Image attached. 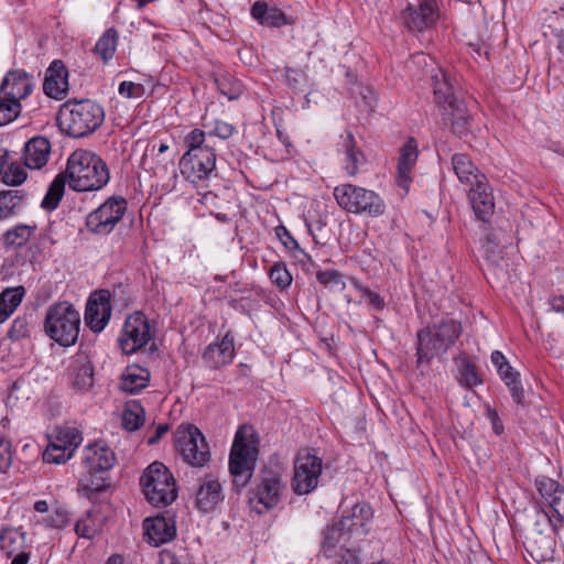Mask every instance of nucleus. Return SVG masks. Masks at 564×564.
I'll return each instance as SVG.
<instances>
[{"instance_id": "f257e3e1", "label": "nucleus", "mask_w": 564, "mask_h": 564, "mask_svg": "<svg viewBox=\"0 0 564 564\" xmlns=\"http://www.w3.org/2000/svg\"><path fill=\"white\" fill-rule=\"evenodd\" d=\"M65 176L76 192L98 191L109 182V169L94 152L78 149L67 160Z\"/></svg>"}, {"instance_id": "f03ea898", "label": "nucleus", "mask_w": 564, "mask_h": 564, "mask_svg": "<svg viewBox=\"0 0 564 564\" xmlns=\"http://www.w3.org/2000/svg\"><path fill=\"white\" fill-rule=\"evenodd\" d=\"M105 120L104 108L89 99L68 100L59 109V129L73 138H83L95 132Z\"/></svg>"}, {"instance_id": "7ed1b4c3", "label": "nucleus", "mask_w": 564, "mask_h": 564, "mask_svg": "<svg viewBox=\"0 0 564 564\" xmlns=\"http://www.w3.org/2000/svg\"><path fill=\"white\" fill-rule=\"evenodd\" d=\"M258 440L249 434L247 426H240L236 432L229 455V471L234 477V487L239 490L250 481L258 458Z\"/></svg>"}, {"instance_id": "20e7f679", "label": "nucleus", "mask_w": 564, "mask_h": 564, "mask_svg": "<svg viewBox=\"0 0 564 564\" xmlns=\"http://www.w3.org/2000/svg\"><path fill=\"white\" fill-rule=\"evenodd\" d=\"M460 333V324L452 318L417 332V364L430 361L434 356L445 352L454 345Z\"/></svg>"}, {"instance_id": "39448f33", "label": "nucleus", "mask_w": 564, "mask_h": 564, "mask_svg": "<svg viewBox=\"0 0 564 564\" xmlns=\"http://www.w3.org/2000/svg\"><path fill=\"white\" fill-rule=\"evenodd\" d=\"M140 486L148 502L156 508L170 506L177 497L175 479L160 462H154L144 469Z\"/></svg>"}, {"instance_id": "423d86ee", "label": "nucleus", "mask_w": 564, "mask_h": 564, "mask_svg": "<svg viewBox=\"0 0 564 564\" xmlns=\"http://www.w3.org/2000/svg\"><path fill=\"white\" fill-rule=\"evenodd\" d=\"M80 314L68 302H59L46 311L44 328L47 336L61 346L76 343L79 334Z\"/></svg>"}, {"instance_id": "0eeeda50", "label": "nucleus", "mask_w": 564, "mask_h": 564, "mask_svg": "<svg viewBox=\"0 0 564 564\" xmlns=\"http://www.w3.org/2000/svg\"><path fill=\"white\" fill-rule=\"evenodd\" d=\"M334 197L349 213H366L371 217H379L386 210V205L377 193L352 184L336 186Z\"/></svg>"}, {"instance_id": "6e6552de", "label": "nucleus", "mask_w": 564, "mask_h": 564, "mask_svg": "<svg viewBox=\"0 0 564 564\" xmlns=\"http://www.w3.org/2000/svg\"><path fill=\"white\" fill-rule=\"evenodd\" d=\"M323 469V460L307 449L299 452L291 480L292 490L296 495L311 494L317 486Z\"/></svg>"}, {"instance_id": "1a4fd4ad", "label": "nucleus", "mask_w": 564, "mask_h": 564, "mask_svg": "<svg viewBox=\"0 0 564 564\" xmlns=\"http://www.w3.org/2000/svg\"><path fill=\"white\" fill-rule=\"evenodd\" d=\"M175 447L183 459L194 467L204 466L210 458L206 438L194 425L180 426L177 429Z\"/></svg>"}, {"instance_id": "9d476101", "label": "nucleus", "mask_w": 564, "mask_h": 564, "mask_svg": "<svg viewBox=\"0 0 564 564\" xmlns=\"http://www.w3.org/2000/svg\"><path fill=\"white\" fill-rule=\"evenodd\" d=\"M127 210V202L122 197H110L86 218L89 231L97 235L110 234Z\"/></svg>"}, {"instance_id": "9b49d317", "label": "nucleus", "mask_w": 564, "mask_h": 564, "mask_svg": "<svg viewBox=\"0 0 564 564\" xmlns=\"http://www.w3.org/2000/svg\"><path fill=\"white\" fill-rule=\"evenodd\" d=\"M150 339V324L145 315L141 312L130 315L124 322L122 335L119 338L123 354L131 355L135 352L145 346Z\"/></svg>"}, {"instance_id": "f8f14e48", "label": "nucleus", "mask_w": 564, "mask_h": 564, "mask_svg": "<svg viewBox=\"0 0 564 564\" xmlns=\"http://www.w3.org/2000/svg\"><path fill=\"white\" fill-rule=\"evenodd\" d=\"M178 166L182 175L192 183L206 180L216 166L214 149H204L194 153L185 152Z\"/></svg>"}, {"instance_id": "ddd939ff", "label": "nucleus", "mask_w": 564, "mask_h": 564, "mask_svg": "<svg viewBox=\"0 0 564 564\" xmlns=\"http://www.w3.org/2000/svg\"><path fill=\"white\" fill-rule=\"evenodd\" d=\"M349 539L337 528H327L322 544L324 555L333 560V564H360L357 550L347 546Z\"/></svg>"}, {"instance_id": "4468645a", "label": "nucleus", "mask_w": 564, "mask_h": 564, "mask_svg": "<svg viewBox=\"0 0 564 564\" xmlns=\"http://www.w3.org/2000/svg\"><path fill=\"white\" fill-rule=\"evenodd\" d=\"M111 294L108 290L95 291L86 305L85 322L95 333L101 332L111 316Z\"/></svg>"}, {"instance_id": "2eb2a0df", "label": "nucleus", "mask_w": 564, "mask_h": 564, "mask_svg": "<svg viewBox=\"0 0 564 564\" xmlns=\"http://www.w3.org/2000/svg\"><path fill=\"white\" fill-rule=\"evenodd\" d=\"M437 18L435 0H423L417 7L409 6L402 13L404 25L410 32H422L431 28Z\"/></svg>"}, {"instance_id": "dca6fc26", "label": "nucleus", "mask_w": 564, "mask_h": 564, "mask_svg": "<svg viewBox=\"0 0 564 564\" xmlns=\"http://www.w3.org/2000/svg\"><path fill=\"white\" fill-rule=\"evenodd\" d=\"M525 550L531 558L538 564L553 560L555 552V540L542 530L533 528L529 531L525 543Z\"/></svg>"}, {"instance_id": "f3484780", "label": "nucleus", "mask_w": 564, "mask_h": 564, "mask_svg": "<svg viewBox=\"0 0 564 564\" xmlns=\"http://www.w3.org/2000/svg\"><path fill=\"white\" fill-rule=\"evenodd\" d=\"M31 91V84L25 72L12 70L7 74L0 85V96L7 99L19 110L20 99L26 97Z\"/></svg>"}, {"instance_id": "a211bd4d", "label": "nucleus", "mask_w": 564, "mask_h": 564, "mask_svg": "<svg viewBox=\"0 0 564 564\" xmlns=\"http://www.w3.org/2000/svg\"><path fill=\"white\" fill-rule=\"evenodd\" d=\"M144 536L153 546L170 542L176 535L175 521L172 518L155 517L143 521Z\"/></svg>"}, {"instance_id": "6ab92c4d", "label": "nucleus", "mask_w": 564, "mask_h": 564, "mask_svg": "<svg viewBox=\"0 0 564 564\" xmlns=\"http://www.w3.org/2000/svg\"><path fill=\"white\" fill-rule=\"evenodd\" d=\"M282 489L281 477L268 471L261 476V481L254 491V496L250 498V503L253 505L257 501L263 505L265 509H270L278 505Z\"/></svg>"}, {"instance_id": "aec40b11", "label": "nucleus", "mask_w": 564, "mask_h": 564, "mask_svg": "<svg viewBox=\"0 0 564 564\" xmlns=\"http://www.w3.org/2000/svg\"><path fill=\"white\" fill-rule=\"evenodd\" d=\"M116 455L105 443L97 442L86 447L84 465L89 473H105L113 467Z\"/></svg>"}, {"instance_id": "412c9836", "label": "nucleus", "mask_w": 564, "mask_h": 564, "mask_svg": "<svg viewBox=\"0 0 564 564\" xmlns=\"http://www.w3.org/2000/svg\"><path fill=\"white\" fill-rule=\"evenodd\" d=\"M468 197L477 218L487 221L494 214L495 200L486 177L469 188Z\"/></svg>"}, {"instance_id": "4be33fe9", "label": "nucleus", "mask_w": 564, "mask_h": 564, "mask_svg": "<svg viewBox=\"0 0 564 564\" xmlns=\"http://www.w3.org/2000/svg\"><path fill=\"white\" fill-rule=\"evenodd\" d=\"M68 72L62 61L55 59L46 70L44 93L54 99H63L68 90Z\"/></svg>"}, {"instance_id": "5701e85b", "label": "nucleus", "mask_w": 564, "mask_h": 564, "mask_svg": "<svg viewBox=\"0 0 564 564\" xmlns=\"http://www.w3.org/2000/svg\"><path fill=\"white\" fill-rule=\"evenodd\" d=\"M372 517L371 509L366 503H356L351 509V514L343 516L341 519L329 528H337L339 532H345L346 536L354 534H365V527Z\"/></svg>"}, {"instance_id": "b1692460", "label": "nucleus", "mask_w": 564, "mask_h": 564, "mask_svg": "<svg viewBox=\"0 0 564 564\" xmlns=\"http://www.w3.org/2000/svg\"><path fill=\"white\" fill-rule=\"evenodd\" d=\"M234 357V338L229 334H226L219 343L209 344L203 355L205 364L213 369L230 364Z\"/></svg>"}, {"instance_id": "393cba45", "label": "nucleus", "mask_w": 564, "mask_h": 564, "mask_svg": "<svg viewBox=\"0 0 564 564\" xmlns=\"http://www.w3.org/2000/svg\"><path fill=\"white\" fill-rule=\"evenodd\" d=\"M417 144L413 138L403 144L400 149L398 161L397 183L400 187L408 191L411 183V171L417 160Z\"/></svg>"}, {"instance_id": "a878e982", "label": "nucleus", "mask_w": 564, "mask_h": 564, "mask_svg": "<svg viewBox=\"0 0 564 564\" xmlns=\"http://www.w3.org/2000/svg\"><path fill=\"white\" fill-rule=\"evenodd\" d=\"M431 80L435 101L445 111H447V108L452 106V101H460L455 95L454 86L449 74L446 70L437 68V70L432 74Z\"/></svg>"}, {"instance_id": "bb28decb", "label": "nucleus", "mask_w": 564, "mask_h": 564, "mask_svg": "<svg viewBox=\"0 0 564 564\" xmlns=\"http://www.w3.org/2000/svg\"><path fill=\"white\" fill-rule=\"evenodd\" d=\"M224 499L221 486L218 480L205 479L195 495V506L203 512H209Z\"/></svg>"}, {"instance_id": "cd10ccee", "label": "nucleus", "mask_w": 564, "mask_h": 564, "mask_svg": "<svg viewBox=\"0 0 564 564\" xmlns=\"http://www.w3.org/2000/svg\"><path fill=\"white\" fill-rule=\"evenodd\" d=\"M491 361L497 367L501 379L508 386L514 402L521 403L523 399V389L518 380V373L512 370V367L499 350H495L491 354Z\"/></svg>"}, {"instance_id": "c85d7f7f", "label": "nucleus", "mask_w": 564, "mask_h": 564, "mask_svg": "<svg viewBox=\"0 0 564 564\" xmlns=\"http://www.w3.org/2000/svg\"><path fill=\"white\" fill-rule=\"evenodd\" d=\"M51 144L44 137H35L24 145V165L29 169H41L46 164Z\"/></svg>"}, {"instance_id": "c756f323", "label": "nucleus", "mask_w": 564, "mask_h": 564, "mask_svg": "<svg viewBox=\"0 0 564 564\" xmlns=\"http://www.w3.org/2000/svg\"><path fill=\"white\" fill-rule=\"evenodd\" d=\"M452 165L459 182L468 185L469 187L477 184V181H482L486 177L479 172L469 155L465 153L454 154L452 158Z\"/></svg>"}, {"instance_id": "7c9ffc66", "label": "nucleus", "mask_w": 564, "mask_h": 564, "mask_svg": "<svg viewBox=\"0 0 564 564\" xmlns=\"http://www.w3.org/2000/svg\"><path fill=\"white\" fill-rule=\"evenodd\" d=\"M150 382V373L139 366H128L121 376L120 389L123 392L134 394L147 388Z\"/></svg>"}, {"instance_id": "2f4dec72", "label": "nucleus", "mask_w": 564, "mask_h": 564, "mask_svg": "<svg viewBox=\"0 0 564 564\" xmlns=\"http://www.w3.org/2000/svg\"><path fill=\"white\" fill-rule=\"evenodd\" d=\"M251 15L262 25L279 28L286 23V15L278 8H268L263 1H257L251 8Z\"/></svg>"}, {"instance_id": "473e14b6", "label": "nucleus", "mask_w": 564, "mask_h": 564, "mask_svg": "<svg viewBox=\"0 0 564 564\" xmlns=\"http://www.w3.org/2000/svg\"><path fill=\"white\" fill-rule=\"evenodd\" d=\"M445 115L452 123V131L458 137H464L469 132L470 116L466 109L464 101H452V106L447 108Z\"/></svg>"}, {"instance_id": "72a5a7b5", "label": "nucleus", "mask_w": 564, "mask_h": 564, "mask_svg": "<svg viewBox=\"0 0 564 564\" xmlns=\"http://www.w3.org/2000/svg\"><path fill=\"white\" fill-rule=\"evenodd\" d=\"M24 288L6 289L0 294V324L6 322L14 310L21 304Z\"/></svg>"}, {"instance_id": "f704fd0d", "label": "nucleus", "mask_w": 564, "mask_h": 564, "mask_svg": "<svg viewBox=\"0 0 564 564\" xmlns=\"http://www.w3.org/2000/svg\"><path fill=\"white\" fill-rule=\"evenodd\" d=\"M36 227L30 225H18L9 229L3 235V245L6 248H21L25 246L34 234Z\"/></svg>"}, {"instance_id": "c9c22d12", "label": "nucleus", "mask_w": 564, "mask_h": 564, "mask_svg": "<svg viewBox=\"0 0 564 564\" xmlns=\"http://www.w3.org/2000/svg\"><path fill=\"white\" fill-rule=\"evenodd\" d=\"M24 194L19 189L0 192V220L15 214L24 200Z\"/></svg>"}, {"instance_id": "e433bc0d", "label": "nucleus", "mask_w": 564, "mask_h": 564, "mask_svg": "<svg viewBox=\"0 0 564 564\" xmlns=\"http://www.w3.org/2000/svg\"><path fill=\"white\" fill-rule=\"evenodd\" d=\"M98 473H86L80 477L78 482V491L83 492L87 498H93L94 495L105 491L109 485L106 478L98 476Z\"/></svg>"}, {"instance_id": "4c0bfd02", "label": "nucleus", "mask_w": 564, "mask_h": 564, "mask_svg": "<svg viewBox=\"0 0 564 564\" xmlns=\"http://www.w3.org/2000/svg\"><path fill=\"white\" fill-rule=\"evenodd\" d=\"M118 33L113 28L108 29L97 41L94 53L104 62L112 58L117 48Z\"/></svg>"}, {"instance_id": "58836bf2", "label": "nucleus", "mask_w": 564, "mask_h": 564, "mask_svg": "<svg viewBox=\"0 0 564 564\" xmlns=\"http://www.w3.org/2000/svg\"><path fill=\"white\" fill-rule=\"evenodd\" d=\"M67 178L64 174L57 175L54 181L51 183L46 195L42 200V207L45 209H55L64 194L65 183Z\"/></svg>"}, {"instance_id": "ea45409f", "label": "nucleus", "mask_w": 564, "mask_h": 564, "mask_svg": "<svg viewBox=\"0 0 564 564\" xmlns=\"http://www.w3.org/2000/svg\"><path fill=\"white\" fill-rule=\"evenodd\" d=\"M346 165L345 169L349 176H356L358 173V164L362 159V154L358 151L355 138L348 132L344 142Z\"/></svg>"}, {"instance_id": "a19ab883", "label": "nucleus", "mask_w": 564, "mask_h": 564, "mask_svg": "<svg viewBox=\"0 0 564 564\" xmlns=\"http://www.w3.org/2000/svg\"><path fill=\"white\" fill-rule=\"evenodd\" d=\"M484 256L489 263L500 267L502 257V248L496 232H487L482 243Z\"/></svg>"}, {"instance_id": "79ce46f5", "label": "nucleus", "mask_w": 564, "mask_h": 564, "mask_svg": "<svg viewBox=\"0 0 564 564\" xmlns=\"http://www.w3.org/2000/svg\"><path fill=\"white\" fill-rule=\"evenodd\" d=\"M33 328V315H21L18 316L13 322L9 330V338L12 340H22L31 336Z\"/></svg>"}, {"instance_id": "37998d69", "label": "nucleus", "mask_w": 564, "mask_h": 564, "mask_svg": "<svg viewBox=\"0 0 564 564\" xmlns=\"http://www.w3.org/2000/svg\"><path fill=\"white\" fill-rule=\"evenodd\" d=\"M144 410L139 403L126 408L122 415V424L128 431H135L144 423Z\"/></svg>"}, {"instance_id": "c03bdc74", "label": "nucleus", "mask_w": 564, "mask_h": 564, "mask_svg": "<svg viewBox=\"0 0 564 564\" xmlns=\"http://www.w3.org/2000/svg\"><path fill=\"white\" fill-rule=\"evenodd\" d=\"M82 435L77 429L66 426L58 430L56 442L54 443L58 446L68 448V451H75V448L82 443Z\"/></svg>"}, {"instance_id": "a18cd8bd", "label": "nucleus", "mask_w": 564, "mask_h": 564, "mask_svg": "<svg viewBox=\"0 0 564 564\" xmlns=\"http://www.w3.org/2000/svg\"><path fill=\"white\" fill-rule=\"evenodd\" d=\"M550 507L557 514V519L553 520L547 513H542L541 517L550 523L554 532H557L561 522H564V488L557 491V496L551 499Z\"/></svg>"}, {"instance_id": "49530a36", "label": "nucleus", "mask_w": 564, "mask_h": 564, "mask_svg": "<svg viewBox=\"0 0 564 564\" xmlns=\"http://www.w3.org/2000/svg\"><path fill=\"white\" fill-rule=\"evenodd\" d=\"M94 384V366L87 361L82 365L75 375L74 386L77 390L87 391Z\"/></svg>"}, {"instance_id": "de8ad7c7", "label": "nucleus", "mask_w": 564, "mask_h": 564, "mask_svg": "<svg viewBox=\"0 0 564 564\" xmlns=\"http://www.w3.org/2000/svg\"><path fill=\"white\" fill-rule=\"evenodd\" d=\"M0 178L7 185L18 186L26 180V172L20 164L11 162Z\"/></svg>"}, {"instance_id": "09e8293b", "label": "nucleus", "mask_w": 564, "mask_h": 564, "mask_svg": "<svg viewBox=\"0 0 564 564\" xmlns=\"http://www.w3.org/2000/svg\"><path fill=\"white\" fill-rule=\"evenodd\" d=\"M269 276L272 283L281 290L286 289L292 283L291 273L286 270L285 265L280 262H276L271 267Z\"/></svg>"}, {"instance_id": "8fccbe9b", "label": "nucleus", "mask_w": 564, "mask_h": 564, "mask_svg": "<svg viewBox=\"0 0 564 564\" xmlns=\"http://www.w3.org/2000/svg\"><path fill=\"white\" fill-rule=\"evenodd\" d=\"M74 451H68L66 447L58 446L55 443H52L47 449L43 454L44 462L61 464L68 460Z\"/></svg>"}, {"instance_id": "3c124183", "label": "nucleus", "mask_w": 564, "mask_h": 564, "mask_svg": "<svg viewBox=\"0 0 564 564\" xmlns=\"http://www.w3.org/2000/svg\"><path fill=\"white\" fill-rule=\"evenodd\" d=\"M536 488L539 494L545 499V501H547L549 505L551 503V499L557 496V491L563 490L558 482L547 477H542L536 480Z\"/></svg>"}, {"instance_id": "603ef678", "label": "nucleus", "mask_w": 564, "mask_h": 564, "mask_svg": "<svg viewBox=\"0 0 564 564\" xmlns=\"http://www.w3.org/2000/svg\"><path fill=\"white\" fill-rule=\"evenodd\" d=\"M75 532L78 536L85 539H91L97 534L98 528L95 521L91 519L90 511L86 513L85 518H82L76 522Z\"/></svg>"}, {"instance_id": "864d4df0", "label": "nucleus", "mask_w": 564, "mask_h": 564, "mask_svg": "<svg viewBox=\"0 0 564 564\" xmlns=\"http://www.w3.org/2000/svg\"><path fill=\"white\" fill-rule=\"evenodd\" d=\"M185 144L187 147L186 152H198L204 149H212L208 144H205V132L200 129H194L192 130L186 137H185Z\"/></svg>"}, {"instance_id": "5fc2aeb1", "label": "nucleus", "mask_w": 564, "mask_h": 564, "mask_svg": "<svg viewBox=\"0 0 564 564\" xmlns=\"http://www.w3.org/2000/svg\"><path fill=\"white\" fill-rule=\"evenodd\" d=\"M460 376L463 383L468 388H471L480 382L476 371V366L467 359H463L460 361Z\"/></svg>"}, {"instance_id": "6e6d98bb", "label": "nucleus", "mask_w": 564, "mask_h": 564, "mask_svg": "<svg viewBox=\"0 0 564 564\" xmlns=\"http://www.w3.org/2000/svg\"><path fill=\"white\" fill-rule=\"evenodd\" d=\"M356 289L360 292L361 296L367 299L368 305L375 310H382L384 307L383 299L376 292H372L370 289L362 286L357 281H354Z\"/></svg>"}, {"instance_id": "4d7b16f0", "label": "nucleus", "mask_w": 564, "mask_h": 564, "mask_svg": "<svg viewBox=\"0 0 564 564\" xmlns=\"http://www.w3.org/2000/svg\"><path fill=\"white\" fill-rule=\"evenodd\" d=\"M20 113V110L15 108L11 102L0 96V126H4L13 121Z\"/></svg>"}, {"instance_id": "13d9d810", "label": "nucleus", "mask_w": 564, "mask_h": 564, "mask_svg": "<svg viewBox=\"0 0 564 564\" xmlns=\"http://www.w3.org/2000/svg\"><path fill=\"white\" fill-rule=\"evenodd\" d=\"M68 520V512L63 508H56L47 516L45 523L47 527L59 529L67 525Z\"/></svg>"}, {"instance_id": "bf43d9fd", "label": "nucleus", "mask_w": 564, "mask_h": 564, "mask_svg": "<svg viewBox=\"0 0 564 564\" xmlns=\"http://www.w3.org/2000/svg\"><path fill=\"white\" fill-rule=\"evenodd\" d=\"M12 463L11 443L0 437V471L6 473Z\"/></svg>"}, {"instance_id": "052dcab7", "label": "nucleus", "mask_w": 564, "mask_h": 564, "mask_svg": "<svg viewBox=\"0 0 564 564\" xmlns=\"http://www.w3.org/2000/svg\"><path fill=\"white\" fill-rule=\"evenodd\" d=\"M316 279L324 285L341 284L343 288L345 286V283L341 281V274L335 270L318 271Z\"/></svg>"}, {"instance_id": "680f3d73", "label": "nucleus", "mask_w": 564, "mask_h": 564, "mask_svg": "<svg viewBox=\"0 0 564 564\" xmlns=\"http://www.w3.org/2000/svg\"><path fill=\"white\" fill-rule=\"evenodd\" d=\"M276 236L280 238L282 243L289 249L299 248L297 241L292 237L290 231L284 226H279L275 229Z\"/></svg>"}, {"instance_id": "e2e57ef3", "label": "nucleus", "mask_w": 564, "mask_h": 564, "mask_svg": "<svg viewBox=\"0 0 564 564\" xmlns=\"http://www.w3.org/2000/svg\"><path fill=\"white\" fill-rule=\"evenodd\" d=\"M235 128L232 124L217 120L215 123L214 133L221 139H228L232 135Z\"/></svg>"}, {"instance_id": "0e129e2a", "label": "nucleus", "mask_w": 564, "mask_h": 564, "mask_svg": "<svg viewBox=\"0 0 564 564\" xmlns=\"http://www.w3.org/2000/svg\"><path fill=\"white\" fill-rule=\"evenodd\" d=\"M137 88L138 86L132 82H122L119 85V94L130 98L134 96V90Z\"/></svg>"}, {"instance_id": "69168bd1", "label": "nucleus", "mask_w": 564, "mask_h": 564, "mask_svg": "<svg viewBox=\"0 0 564 564\" xmlns=\"http://www.w3.org/2000/svg\"><path fill=\"white\" fill-rule=\"evenodd\" d=\"M169 431V427L166 424H160L156 430H155V433L148 440V444L149 445H154L156 444L161 437Z\"/></svg>"}, {"instance_id": "338daca9", "label": "nucleus", "mask_w": 564, "mask_h": 564, "mask_svg": "<svg viewBox=\"0 0 564 564\" xmlns=\"http://www.w3.org/2000/svg\"><path fill=\"white\" fill-rule=\"evenodd\" d=\"M488 414H489V419L492 423V429H494L495 433L498 435L501 434L503 431V426H502V423H501L497 412L494 410H489Z\"/></svg>"}, {"instance_id": "774afa93", "label": "nucleus", "mask_w": 564, "mask_h": 564, "mask_svg": "<svg viewBox=\"0 0 564 564\" xmlns=\"http://www.w3.org/2000/svg\"><path fill=\"white\" fill-rule=\"evenodd\" d=\"M9 159H10V152L4 148H0V176L9 166V164H10Z\"/></svg>"}]
</instances>
